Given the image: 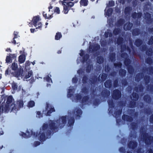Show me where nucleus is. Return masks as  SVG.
<instances>
[{"mask_svg":"<svg viewBox=\"0 0 153 153\" xmlns=\"http://www.w3.org/2000/svg\"><path fill=\"white\" fill-rule=\"evenodd\" d=\"M68 11H67V10H65V11H64V13H68Z\"/></svg>","mask_w":153,"mask_h":153,"instance_id":"obj_11","label":"nucleus"},{"mask_svg":"<svg viewBox=\"0 0 153 153\" xmlns=\"http://www.w3.org/2000/svg\"><path fill=\"white\" fill-rule=\"evenodd\" d=\"M39 19V17L37 16L34 17L33 19V20L35 21V22H37V21H38Z\"/></svg>","mask_w":153,"mask_h":153,"instance_id":"obj_8","label":"nucleus"},{"mask_svg":"<svg viewBox=\"0 0 153 153\" xmlns=\"http://www.w3.org/2000/svg\"><path fill=\"white\" fill-rule=\"evenodd\" d=\"M31 31L32 33H33L34 32V29H31L30 30Z\"/></svg>","mask_w":153,"mask_h":153,"instance_id":"obj_10","label":"nucleus"},{"mask_svg":"<svg viewBox=\"0 0 153 153\" xmlns=\"http://www.w3.org/2000/svg\"><path fill=\"white\" fill-rule=\"evenodd\" d=\"M59 9L57 7H56L55 10V11L57 13H59Z\"/></svg>","mask_w":153,"mask_h":153,"instance_id":"obj_9","label":"nucleus"},{"mask_svg":"<svg viewBox=\"0 0 153 153\" xmlns=\"http://www.w3.org/2000/svg\"><path fill=\"white\" fill-rule=\"evenodd\" d=\"M64 1L63 4L64 5H65V6H68L71 7L74 4L73 3L68 1V0H64Z\"/></svg>","mask_w":153,"mask_h":153,"instance_id":"obj_1","label":"nucleus"},{"mask_svg":"<svg viewBox=\"0 0 153 153\" xmlns=\"http://www.w3.org/2000/svg\"><path fill=\"white\" fill-rule=\"evenodd\" d=\"M14 57H16V56L15 55L14 56Z\"/></svg>","mask_w":153,"mask_h":153,"instance_id":"obj_16","label":"nucleus"},{"mask_svg":"<svg viewBox=\"0 0 153 153\" xmlns=\"http://www.w3.org/2000/svg\"><path fill=\"white\" fill-rule=\"evenodd\" d=\"M61 37V35L59 33H57L55 36V39L56 40L59 39Z\"/></svg>","mask_w":153,"mask_h":153,"instance_id":"obj_5","label":"nucleus"},{"mask_svg":"<svg viewBox=\"0 0 153 153\" xmlns=\"http://www.w3.org/2000/svg\"><path fill=\"white\" fill-rule=\"evenodd\" d=\"M111 3H113V1H111Z\"/></svg>","mask_w":153,"mask_h":153,"instance_id":"obj_14","label":"nucleus"},{"mask_svg":"<svg viewBox=\"0 0 153 153\" xmlns=\"http://www.w3.org/2000/svg\"><path fill=\"white\" fill-rule=\"evenodd\" d=\"M48 23H46L45 24L46 25H48Z\"/></svg>","mask_w":153,"mask_h":153,"instance_id":"obj_12","label":"nucleus"},{"mask_svg":"<svg viewBox=\"0 0 153 153\" xmlns=\"http://www.w3.org/2000/svg\"><path fill=\"white\" fill-rule=\"evenodd\" d=\"M25 55L20 56L19 57V61L21 63H23L25 60Z\"/></svg>","mask_w":153,"mask_h":153,"instance_id":"obj_2","label":"nucleus"},{"mask_svg":"<svg viewBox=\"0 0 153 153\" xmlns=\"http://www.w3.org/2000/svg\"><path fill=\"white\" fill-rule=\"evenodd\" d=\"M13 56V55H11L10 56H7L6 59V61L7 62H11Z\"/></svg>","mask_w":153,"mask_h":153,"instance_id":"obj_4","label":"nucleus"},{"mask_svg":"<svg viewBox=\"0 0 153 153\" xmlns=\"http://www.w3.org/2000/svg\"><path fill=\"white\" fill-rule=\"evenodd\" d=\"M64 9H66V7H64Z\"/></svg>","mask_w":153,"mask_h":153,"instance_id":"obj_13","label":"nucleus"},{"mask_svg":"<svg viewBox=\"0 0 153 153\" xmlns=\"http://www.w3.org/2000/svg\"><path fill=\"white\" fill-rule=\"evenodd\" d=\"M81 5L85 6L87 5V0H81Z\"/></svg>","mask_w":153,"mask_h":153,"instance_id":"obj_3","label":"nucleus"},{"mask_svg":"<svg viewBox=\"0 0 153 153\" xmlns=\"http://www.w3.org/2000/svg\"><path fill=\"white\" fill-rule=\"evenodd\" d=\"M28 105L30 107H32L34 105V102L33 101H30L29 102Z\"/></svg>","mask_w":153,"mask_h":153,"instance_id":"obj_7","label":"nucleus"},{"mask_svg":"<svg viewBox=\"0 0 153 153\" xmlns=\"http://www.w3.org/2000/svg\"><path fill=\"white\" fill-rule=\"evenodd\" d=\"M17 68V65L15 63H13L12 64V68L14 70H16Z\"/></svg>","mask_w":153,"mask_h":153,"instance_id":"obj_6","label":"nucleus"},{"mask_svg":"<svg viewBox=\"0 0 153 153\" xmlns=\"http://www.w3.org/2000/svg\"><path fill=\"white\" fill-rule=\"evenodd\" d=\"M1 76H0V79H1Z\"/></svg>","mask_w":153,"mask_h":153,"instance_id":"obj_15","label":"nucleus"}]
</instances>
